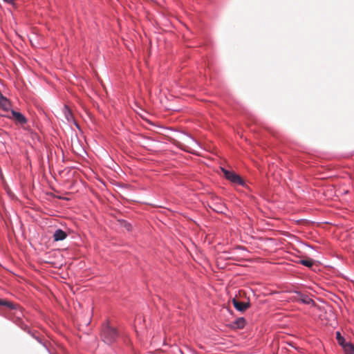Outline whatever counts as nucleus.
I'll use <instances>...</instances> for the list:
<instances>
[{
    "label": "nucleus",
    "instance_id": "obj_1",
    "mask_svg": "<svg viewBox=\"0 0 354 354\" xmlns=\"http://www.w3.org/2000/svg\"><path fill=\"white\" fill-rule=\"evenodd\" d=\"M118 336V330L116 328L111 326L109 322L103 324L101 330V338L104 343L111 344L117 340Z\"/></svg>",
    "mask_w": 354,
    "mask_h": 354
},
{
    "label": "nucleus",
    "instance_id": "obj_2",
    "mask_svg": "<svg viewBox=\"0 0 354 354\" xmlns=\"http://www.w3.org/2000/svg\"><path fill=\"white\" fill-rule=\"evenodd\" d=\"M221 169L225 178L230 180L231 183L236 185H244V180L239 175L236 174L233 171L227 170L223 167Z\"/></svg>",
    "mask_w": 354,
    "mask_h": 354
},
{
    "label": "nucleus",
    "instance_id": "obj_3",
    "mask_svg": "<svg viewBox=\"0 0 354 354\" xmlns=\"http://www.w3.org/2000/svg\"><path fill=\"white\" fill-rule=\"evenodd\" d=\"M295 299L297 301H301L303 304H314V301L310 299L308 296L302 294L300 292H296V295L295 296Z\"/></svg>",
    "mask_w": 354,
    "mask_h": 354
},
{
    "label": "nucleus",
    "instance_id": "obj_4",
    "mask_svg": "<svg viewBox=\"0 0 354 354\" xmlns=\"http://www.w3.org/2000/svg\"><path fill=\"white\" fill-rule=\"evenodd\" d=\"M232 304H233L234 308L236 310H238L239 311H241V312L245 311L250 306V304L249 303H245V302L240 301H239L238 299H236L235 298H234L232 299Z\"/></svg>",
    "mask_w": 354,
    "mask_h": 354
},
{
    "label": "nucleus",
    "instance_id": "obj_5",
    "mask_svg": "<svg viewBox=\"0 0 354 354\" xmlns=\"http://www.w3.org/2000/svg\"><path fill=\"white\" fill-rule=\"evenodd\" d=\"M12 115L15 121L21 124H24L27 122L25 116L19 112L12 111Z\"/></svg>",
    "mask_w": 354,
    "mask_h": 354
},
{
    "label": "nucleus",
    "instance_id": "obj_6",
    "mask_svg": "<svg viewBox=\"0 0 354 354\" xmlns=\"http://www.w3.org/2000/svg\"><path fill=\"white\" fill-rule=\"evenodd\" d=\"M63 113L65 117V119L68 122H75L74 117L71 110L67 106H64L63 109Z\"/></svg>",
    "mask_w": 354,
    "mask_h": 354
},
{
    "label": "nucleus",
    "instance_id": "obj_7",
    "mask_svg": "<svg viewBox=\"0 0 354 354\" xmlns=\"http://www.w3.org/2000/svg\"><path fill=\"white\" fill-rule=\"evenodd\" d=\"M66 236L67 234L60 229L57 230L53 234V238L55 241H62L65 239Z\"/></svg>",
    "mask_w": 354,
    "mask_h": 354
},
{
    "label": "nucleus",
    "instance_id": "obj_8",
    "mask_svg": "<svg viewBox=\"0 0 354 354\" xmlns=\"http://www.w3.org/2000/svg\"><path fill=\"white\" fill-rule=\"evenodd\" d=\"M245 323V319L243 317H239L233 322L232 326L236 328H244Z\"/></svg>",
    "mask_w": 354,
    "mask_h": 354
},
{
    "label": "nucleus",
    "instance_id": "obj_9",
    "mask_svg": "<svg viewBox=\"0 0 354 354\" xmlns=\"http://www.w3.org/2000/svg\"><path fill=\"white\" fill-rule=\"evenodd\" d=\"M342 348L346 354H354V346L350 342L344 344Z\"/></svg>",
    "mask_w": 354,
    "mask_h": 354
},
{
    "label": "nucleus",
    "instance_id": "obj_10",
    "mask_svg": "<svg viewBox=\"0 0 354 354\" xmlns=\"http://www.w3.org/2000/svg\"><path fill=\"white\" fill-rule=\"evenodd\" d=\"M10 106V103L6 97L0 94V108L7 109Z\"/></svg>",
    "mask_w": 354,
    "mask_h": 354
},
{
    "label": "nucleus",
    "instance_id": "obj_11",
    "mask_svg": "<svg viewBox=\"0 0 354 354\" xmlns=\"http://www.w3.org/2000/svg\"><path fill=\"white\" fill-rule=\"evenodd\" d=\"M299 263L304 266L308 268H311L314 264V261L310 258H306L304 259H301Z\"/></svg>",
    "mask_w": 354,
    "mask_h": 354
},
{
    "label": "nucleus",
    "instance_id": "obj_12",
    "mask_svg": "<svg viewBox=\"0 0 354 354\" xmlns=\"http://www.w3.org/2000/svg\"><path fill=\"white\" fill-rule=\"evenodd\" d=\"M336 339L338 344L342 347L346 343L345 339L342 336L340 332H336Z\"/></svg>",
    "mask_w": 354,
    "mask_h": 354
},
{
    "label": "nucleus",
    "instance_id": "obj_13",
    "mask_svg": "<svg viewBox=\"0 0 354 354\" xmlns=\"http://www.w3.org/2000/svg\"><path fill=\"white\" fill-rule=\"evenodd\" d=\"M0 305L7 306L9 308H14V304L7 300L0 299Z\"/></svg>",
    "mask_w": 354,
    "mask_h": 354
},
{
    "label": "nucleus",
    "instance_id": "obj_14",
    "mask_svg": "<svg viewBox=\"0 0 354 354\" xmlns=\"http://www.w3.org/2000/svg\"><path fill=\"white\" fill-rule=\"evenodd\" d=\"M124 227L128 230H131V225L129 223H124Z\"/></svg>",
    "mask_w": 354,
    "mask_h": 354
},
{
    "label": "nucleus",
    "instance_id": "obj_15",
    "mask_svg": "<svg viewBox=\"0 0 354 354\" xmlns=\"http://www.w3.org/2000/svg\"><path fill=\"white\" fill-rule=\"evenodd\" d=\"M5 2L8 3H13V0H3Z\"/></svg>",
    "mask_w": 354,
    "mask_h": 354
}]
</instances>
